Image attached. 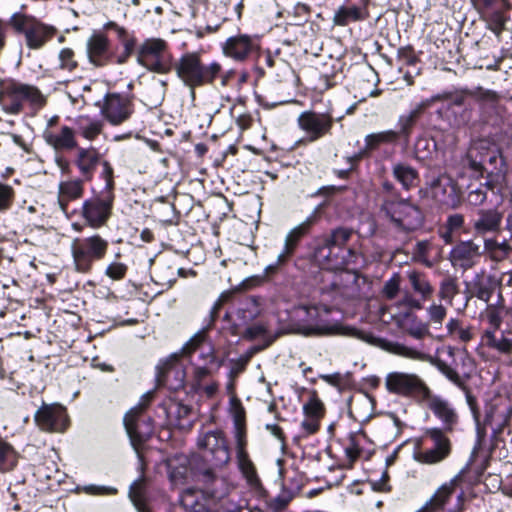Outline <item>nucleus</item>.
<instances>
[{"label":"nucleus","mask_w":512,"mask_h":512,"mask_svg":"<svg viewBox=\"0 0 512 512\" xmlns=\"http://www.w3.org/2000/svg\"><path fill=\"white\" fill-rule=\"evenodd\" d=\"M59 65L58 67L61 70H65L68 72L74 71L77 66L78 62L75 58V53L70 48H63L58 55Z\"/></svg>","instance_id":"obj_53"},{"label":"nucleus","mask_w":512,"mask_h":512,"mask_svg":"<svg viewBox=\"0 0 512 512\" xmlns=\"http://www.w3.org/2000/svg\"><path fill=\"white\" fill-rule=\"evenodd\" d=\"M433 197L444 204L454 201L455 184L452 179L446 175L437 177L431 185Z\"/></svg>","instance_id":"obj_36"},{"label":"nucleus","mask_w":512,"mask_h":512,"mask_svg":"<svg viewBox=\"0 0 512 512\" xmlns=\"http://www.w3.org/2000/svg\"><path fill=\"white\" fill-rule=\"evenodd\" d=\"M76 132L69 126H60L55 131L44 130L45 142L57 151H69L78 147Z\"/></svg>","instance_id":"obj_24"},{"label":"nucleus","mask_w":512,"mask_h":512,"mask_svg":"<svg viewBox=\"0 0 512 512\" xmlns=\"http://www.w3.org/2000/svg\"><path fill=\"white\" fill-rule=\"evenodd\" d=\"M487 150V142L483 140L475 141L468 150L467 158L470 167L475 171H481L483 161V151Z\"/></svg>","instance_id":"obj_47"},{"label":"nucleus","mask_w":512,"mask_h":512,"mask_svg":"<svg viewBox=\"0 0 512 512\" xmlns=\"http://www.w3.org/2000/svg\"><path fill=\"white\" fill-rule=\"evenodd\" d=\"M113 202V193L102 192L83 201L80 214L85 224L92 229L103 227L111 216Z\"/></svg>","instance_id":"obj_13"},{"label":"nucleus","mask_w":512,"mask_h":512,"mask_svg":"<svg viewBox=\"0 0 512 512\" xmlns=\"http://www.w3.org/2000/svg\"><path fill=\"white\" fill-rule=\"evenodd\" d=\"M398 138L399 133L394 130L372 133L365 137V149L368 151L376 150L382 145L396 142Z\"/></svg>","instance_id":"obj_41"},{"label":"nucleus","mask_w":512,"mask_h":512,"mask_svg":"<svg viewBox=\"0 0 512 512\" xmlns=\"http://www.w3.org/2000/svg\"><path fill=\"white\" fill-rule=\"evenodd\" d=\"M325 205L326 202L318 205L302 223L292 228L287 233L283 249L277 257V265L285 264L294 255L300 241L303 237L309 234L311 227L317 222L319 213Z\"/></svg>","instance_id":"obj_15"},{"label":"nucleus","mask_w":512,"mask_h":512,"mask_svg":"<svg viewBox=\"0 0 512 512\" xmlns=\"http://www.w3.org/2000/svg\"><path fill=\"white\" fill-rule=\"evenodd\" d=\"M436 366L439 369V371L443 375H445L451 382H453L454 384H456L458 386H461L463 384L461 377L459 376V374L456 372V370L454 368H452L451 366H449L448 364H446L445 362L440 361V360L437 361Z\"/></svg>","instance_id":"obj_62"},{"label":"nucleus","mask_w":512,"mask_h":512,"mask_svg":"<svg viewBox=\"0 0 512 512\" xmlns=\"http://www.w3.org/2000/svg\"><path fill=\"white\" fill-rule=\"evenodd\" d=\"M406 276L411 289L420 297V299H416L413 295L406 293L399 305H404L410 309L420 310L422 308V302L429 300L433 295L434 287L430 283L427 275L423 272L411 270L407 271Z\"/></svg>","instance_id":"obj_18"},{"label":"nucleus","mask_w":512,"mask_h":512,"mask_svg":"<svg viewBox=\"0 0 512 512\" xmlns=\"http://www.w3.org/2000/svg\"><path fill=\"white\" fill-rule=\"evenodd\" d=\"M430 247L431 243L429 241H419L415 245L413 252L414 257L427 267L432 266V262L428 258Z\"/></svg>","instance_id":"obj_58"},{"label":"nucleus","mask_w":512,"mask_h":512,"mask_svg":"<svg viewBox=\"0 0 512 512\" xmlns=\"http://www.w3.org/2000/svg\"><path fill=\"white\" fill-rule=\"evenodd\" d=\"M369 16L366 6H340L333 17V23L336 26H347L351 22H359L367 19Z\"/></svg>","instance_id":"obj_32"},{"label":"nucleus","mask_w":512,"mask_h":512,"mask_svg":"<svg viewBox=\"0 0 512 512\" xmlns=\"http://www.w3.org/2000/svg\"><path fill=\"white\" fill-rule=\"evenodd\" d=\"M503 213L496 208L479 209L472 220V228L476 235L498 233L501 230Z\"/></svg>","instance_id":"obj_22"},{"label":"nucleus","mask_w":512,"mask_h":512,"mask_svg":"<svg viewBox=\"0 0 512 512\" xmlns=\"http://www.w3.org/2000/svg\"><path fill=\"white\" fill-rule=\"evenodd\" d=\"M169 479L173 486H181L186 483L189 476L187 467V459L182 458L179 465H175L173 461L168 463Z\"/></svg>","instance_id":"obj_44"},{"label":"nucleus","mask_w":512,"mask_h":512,"mask_svg":"<svg viewBox=\"0 0 512 512\" xmlns=\"http://www.w3.org/2000/svg\"><path fill=\"white\" fill-rule=\"evenodd\" d=\"M483 343L501 354L509 355L512 352V331L502 330L497 335L490 331H484L482 336Z\"/></svg>","instance_id":"obj_34"},{"label":"nucleus","mask_w":512,"mask_h":512,"mask_svg":"<svg viewBox=\"0 0 512 512\" xmlns=\"http://www.w3.org/2000/svg\"><path fill=\"white\" fill-rule=\"evenodd\" d=\"M460 478H452L443 483L417 512H461L469 509L462 491L458 490Z\"/></svg>","instance_id":"obj_9"},{"label":"nucleus","mask_w":512,"mask_h":512,"mask_svg":"<svg viewBox=\"0 0 512 512\" xmlns=\"http://www.w3.org/2000/svg\"><path fill=\"white\" fill-rule=\"evenodd\" d=\"M386 389L393 394L403 397H414L422 400L428 396V386L414 373L391 372L385 378Z\"/></svg>","instance_id":"obj_12"},{"label":"nucleus","mask_w":512,"mask_h":512,"mask_svg":"<svg viewBox=\"0 0 512 512\" xmlns=\"http://www.w3.org/2000/svg\"><path fill=\"white\" fill-rule=\"evenodd\" d=\"M297 123L305 134V141L315 142L330 133L334 118L328 112L304 111L299 115Z\"/></svg>","instance_id":"obj_14"},{"label":"nucleus","mask_w":512,"mask_h":512,"mask_svg":"<svg viewBox=\"0 0 512 512\" xmlns=\"http://www.w3.org/2000/svg\"><path fill=\"white\" fill-rule=\"evenodd\" d=\"M35 475L40 479L60 482L61 473L53 461H46L36 467Z\"/></svg>","instance_id":"obj_50"},{"label":"nucleus","mask_w":512,"mask_h":512,"mask_svg":"<svg viewBox=\"0 0 512 512\" xmlns=\"http://www.w3.org/2000/svg\"><path fill=\"white\" fill-rule=\"evenodd\" d=\"M87 55L93 65H107L111 60L108 38L102 33H94L87 41Z\"/></svg>","instance_id":"obj_25"},{"label":"nucleus","mask_w":512,"mask_h":512,"mask_svg":"<svg viewBox=\"0 0 512 512\" xmlns=\"http://www.w3.org/2000/svg\"><path fill=\"white\" fill-rule=\"evenodd\" d=\"M238 460V466L243 474V476L246 479L247 484L249 487L255 491H260L261 481L257 475L256 469L249 459V457L237 459Z\"/></svg>","instance_id":"obj_42"},{"label":"nucleus","mask_w":512,"mask_h":512,"mask_svg":"<svg viewBox=\"0 0 512 512\" xmlns=\"http://www.w3.org/2000/svg\"><path fill=\"white\" fill-rule=\"evenodd\" d=\"M152 393L144 394L139 403L124 416V426L134 450L139 454L142 445L151 437L153 425L150 417L144 415Z\"/></svg>","instance_id":"obj_8"},{"label":"nucleus","mask_w":512,"mask_h":512,"mask_svg":"<svg viewBox=\"0 0 512 512\" xmlns=\"http://www.w3.org/2000/svg\"><path fill=\"white\" fill-rule=\"evenodd\" d=\"M445 99H447V96L445 94L434 95L428 99L422 100L407 115L401 116L398 121L400 131L397 132L399 133V135L408 134L416 119L425 109L431 107L435 102L442 101Z\"/></svg>","instance_id":"obj_31"},{"label":"nucleus","mask_w":512,"mask_h":512,"mask_svg":"<svg viewBox=\"0 0 512 512\" xmlns=\"http://www.w3.org/2000/svg\"><path fill=\"white\" fill-rule=\"evenodd\" d=\"M451 450V441L444 431L440 428H429L416 441L412 457L420 464L436 465L447 459Z\"/></svg>","instance_id":"obj_3"},{"label":"nucleus","mask_w":512,"mask_h":512,"mask_svg":"<svg viewBox=\"0 0 512 512\" xmlns=\"http://www.w3.org/2000/svg\"><path fill=\"white\" fill-rule=\"evenodd\" d=\"M172 375L179 376L178 383L175 386H171L173 389H177L179 387L183 386L184 383V375L180 367L169 365L161 374L158 376V380L162 382L163 384L168 383V379Z\"/></svg>","instance_id":"obj_56"},{"label":"nucleus","mask_w":512,"mask_h":512,"mask_svg":"<svg viewBox=\"0 0 512 512\" xmlns=\"http://www.w3.org/2000/svg\"><path fill=\"white\" fill-rule=\"evenodd\" d=\"M492 261L501 262L512 253V247L507 240L499 241L496 237L484 238L482 254Z\"/></svg>","instance_id":"obj_35"},{"label":"nucleus","mask_w":512,"mask_h":512,"mask_svg":"<svg viewBox=\"0 0 512 512\" xmlns=\"http://www.w3.org/2000/svg\"><path fill=\"white\" fill-rule=\"evenodd\" d=\"M127 270L128 267L126 264L114 261L107 266L105 275L112 280H121L125 277Z\"/></svg>","instance_id":"obj_61"},{"label":"nucleus","mask_w":512,"mask_h":512,"mask_svg":"<svg viewBox=\"0 0 512 512\" xmlns=\"http://www.w3.org/2000/svg\"><path fill=\"white\" fill-rule=\"evenodd\" d=\"M18 456L14 448L0 439V472L12 470L17 464Z\"/></svg>","instance_id":"obj_43"},{"label":"nucleus","mask_w":512,"mask_h":512,"mask_svg":"<svg viewBox=\"0 0 512 512\" xmlns=\"http://www.w3.org/2000/svg\"><path fill=\"white\" fill-rule=\"evenodd\" d=\"M296 323L294 331L306 336L328 334L332 328L321 319L320 311L317 307L300 306L294 312Z\"/></svg>","instance_id":"obj_16"},{"label":"nucleus","mask_w":512,"mask_h":512,"mask_svg":"<svg viewBox=\"0 0 512 512\" xmlns=\"http://www.w3.org/2000/svg\"><path fill=\"white\" fill-rule=\"evenodd\" d=\"M481 14L483 19L486 21L488 28L494 32L497 37H499L507 20L505 15V6L484 10Z\"/></svg>","instance_id":"obj_40"},{"label":"nucleus","mask_w":512,"mask_h":512,"mask_svg":"<svg viewBox=\"0 0 512 512\" xmlns=\"http://www.w3.org/2000/svg\"><path fill=\"white\" fill-rule=\"evenodd\" d=\"M381 211L396 228L403 231H414L423 224L424 217L421 210L407 199L385 198Z\"/></svg>","instance_id":"obj_7"},{"label":"nucleus","mask_w":512,"mask_h":512,"mask_svg":"<svg viewBox=\"0 0 512 512\" xmlns=\"http://www.w3.org/2000/svg\"><path fill=\"white\" fill-rule=\"evenodd\" d=\"M74 163L83 179L90 181L93 178L97 165L101 163V154L92 146L88 148L77 147Z\"/></svg>","instance_id":"obj_27"},{"label":"nucleus","mask_w":512,"mask_h":512,"mask_svg":"<svg viewBox=\"0 0 512 512\" xmlns=\"http://www.w3.org/2000/svg\"><path fill=\"white\" fill-rule=\"evenodd\" d=\"M173 67L178 78L192 91L196 87L213 83L222 72L219 63L204 64L196 52L183 54L177 62H173Z\"/></svg>","instance_id":"obj_2"},{"label":"nucleus","mask_w":512,"mask_h":512,"mask_svg":"<svg viewBox=\"0 0 512 512\" xmlns=\"http://www.w3.org/2000/svg\"><path fill=\"white\" fill-rule=\"evenodd\" d=\"M351 237V231L346 228L334 229L330 234L318 239L319 243L314 250V259L323 269L337 271L343 270L353 262L355 254L346 249L345 245Z\"/></svg>","instance_id":"obj_1"},{"label":"nucleus","mask_w":512,"mask_h":512,"mask_svg":"<svg viewBox=\"0 0 512 512\" xmlns=\"http://www.w3.org/2000/svg\"><path fill=\"white\" fill-rule=\"evenodd\" d=\"M457 293L458 285L456 279L448 277L440 283L438 296L441 300L446 301L448 304H452Z\"/></svg>","instance_id":"obj_51"},{"label":"nucleus","mask_w":512,"mask_h":512,"mask_svg":"<svg viewBox=\"0 0 512 512\" xmlns=\"http://www.w3.org/2000/svg\"><path fill=\"white\" fill-rule=\"evenodd\" d=\"M400 290V276L395 273L389 280L384 283L382 295L388 299H394Z\"/></svg>","instance_id":"obj_55"},{"label":"nucleus","mask_w":512,"mask_h":512,"mask_svg":"<svg viewBox=\"0 0 512 512\" xmlns=\"http://www.w3.org/2000/svg\"><path fill=\"white\" fill-rule=\"evenodd\" d=\"M197 447L199 449L198 457L205 463L203 468H199V472L207 478L212 476L213 468L222 467L230 460L226 439L219 430L199 435Z\"/></svg>","instance_id":"obj_6"},{"label":"nucleus","mask_w":512,"mask_h":512,"mask_svg":"<svg viewBox=\"0 0 512 512\" xmlns=\"http://www.w3.org/2000/svg\"><path fill=\"white\" fill-rule=\"evenodd\" d=\"M102 116L112 125L127 121L133 113L132 99L127 95L109 93L100 106Z\"/></svg>","instance_id":"obj_17"},{"label":"nucleus","mask_w":512,"mask_h":512,"mask_svg":"<svg viewBox=\"0 0 512 512\" xmlns=\"http://www.w3.org/2000/svg\"><path fill=\"white\" fill-rule=\"evenodd\" d=\"M230 411L234 419L235 427H242L245 423V410L241 404V402L232 398L230 401Z\"/></svg>","instance_id":"obj_60"},{"label":"nucleus","mask_w":512,"mask_h":512,"mask_svg":"<svg viewBox=\"0 0 512 512\" xmlns=\"http://www.w3.org/2000/svg\"><path fill=\"white\" fill-rule=\"evenodd\" d=\"M109 242L99 234L76 237L70 245L73 266L78 273L91 271L94 262L102 260L108 251Z\"/></svg>","instance_id":"obj_4"},{"label":"nucleus","mask_w":512,"mask_h":512,"mask_svg":"<svg viewBox=\"0 0 512 512\" xmlns=\"http://www.w3.org/2000/svg\"><path fill=\"white\" fill-rule=\"evenodd\" d=\"M395 323L405 334L416 340H423L431 335L429 323L424 322L415 314L405 313L395 317Z\"/></svg>","instance_id":"obj_28"},{"label":"nucleus","mask_w":512,"mask_h":512,"mask_svg":"<svg viewBox=\"0 0 512 512\" xmlns=\"http://www.w3.org/2000/svg\"><path fill=\"white\" fill-rule=\"evenodd\" d=\"M394 178L406 190L416 186L418 181V172L412 166L406 163H396L392 167Z\"/></svg>","instance_id":"obj_39"},{"label":"nucleus","mask_w":512,"mask_h":512,"mask_svg":"<svg viewBox=\"0 0 512 512\" xmlns=\"http://www.w3.org/2000/svg\"><path fill=\"white\" fill-rule=\"evenodd\" d=\"M200 498L199 492L191 489L185 490L180 496V506L185 512H203Z\"/></svg>","instance_id":"obj_45"},{"label":"nucleus","mask_w":512,"mask_h":512,"mask_svg":"<svg viewBox=\"0 0 512 512\" xmlns=\"http://www.w3.org/2000/svg\"><path fill=\"white\" fill-rule=\"evenodd\" d=\"M24 103L41 108L46 103V97L36 86L17 81L5 84L0 90V105L5 112L18 114Z\"/></svg>","instance_id":"obj_5"},{"label":"nucleus","mask_w":512,"mask_h":512,"mask_svg":"<svg viewBox=\"0 0 512 512\" xmlns=\"http://www.w3.org/2000/svg\"><path fill=\"white\" fill-rule=\"evenodd\" d=\"M75 132L88 141L95 140L103 131L104 124L101 120L88 115H80L74 120Z\"/></svg>","instance_id":"obj_33"},{"label":"nucleus","mask_w":512,"mask_h":512,"mask_svg":"<svg viewBox=\"0 0 512 512\" xmlns=\"http://www.w3.org/2000/svg\"><path fill=\"white\" fill-rule=\"evenodd\" d=\"M384 348L386 351L392 354L410 359L421 360L424 359L425 356L424 353L420 352L419 350L412 347H408L398 342H387Z\"/></svg>","instance_id":"obj_48"},{"label":"nucleus","mask_w":512,"mask_h":512,"mask_svg":"<svg viewBox=\"0 0 512 512\" xmlns=\"http://www.w3.org/2000/svg\"><path fill=\"white\" fill-rule=\"evenodd\" d=\"M304 416L314 417L319 420L324 415V405L316 392H312L309 400L303 405Z\"/></svg>","instance_id":"obj_49"},{"label":"nucleus","mask_w":512,"mask_h":512,"mask_svg":"<svg viewBox=\"0 0 512 512\" xmlns=\"http://www.w3.org/2000/svg\"><path fill=\"white\" fill-rule=\"evenodd\" d=\"M84 179H70L61 181L58 185V204L61 211L67 214L70 201L79 199L84 193Z\"/></svg>","instance_id":"obj_30"},{"label":"nucleus","mask_w":512,"mask_h":512,"mask_svg":"<svg viewBox=\"0 0 512 512\" xmlns=\"http://www.w3.org/2000/svg\"><path fill=\"white\" fill-rule=\"evenodd\" d=\"M9 24L16 32L24 34L26 45L30 49H40L56 34L53 26L20 12L10 17Z\"/></svg>","instance_id":"obj_11"},{"label":"nucleus","mask_w":512,"mask_h":512,"mask_svg":"<svg viewBox=\"0 0 512 512\" xmlns=\"http://www.w3.org/2000/svg\"><path fill=\"white\" fill-rule=\"evenodd\" d=\"M481 255L480 246L472 240H468L455 245L449 254V259L454 267L466 270L472 268Z\"/></svg>","instance_id":"obj_21"},{"label":"nucleus","mask_w":512,"mask_h":512,"mask_svg":"<svg viewBox=\"0 0 512 512\" xmlns=\"http://www.w3.org/2000/svg\"><path fill=\"white\" fill-rule=\"evenodd\" d=\"M15 191L11 185L0 182V212L8 210L14 201Z\"/></svg>","instance_id":"obj_54"},{"label":"nucleus","mask_w":512,"mask_h":512,"mask_svg":"<svg viewBox=\"0 0 512 512\" xmlns=\"http://www.w3.org/2000/svg\"><path fill=\"white\" fill-rule=\"evenodd\" d=\"M137 61L150 71L168 73L173 68V56L168 43L161 38H148L137 51Z\"/></svg>","instance_id":"obj_10"},{"label":"nucleus","mask_w":512,"mask_h":512,"mask_svg":"<svg viewBox=\"0 0 512 512\" xmlns=\"http://www.w3.org/2000/svg\"><path fill=\"white\" fill-rule=\"evenodd\" d=\"M267 332V328L264 324H254L245 329L242 333L243 338L248 340H254L260 337L265 336Z\"/></svg>","instance_id":"obj_64"},{"label":"nucleus","mask_w":512,"mask_h":512,"mask_svg":"<svg viewBox=\"0 0 512 512\" xmlns=\"http://www.w3.org/2000/svg\"><path fill=\"white\" fill-rule=\"evenodd\" d=\"M495 416L498 419V423L496 424V427L493 428V430L494 433L498 434L501 433L505 426L508 424L511 416V411L508 410L505 412H498L495 406H490L489 409L486 411L484 424L492 426Z\"/></svg>","instance_id":"obj_46"},{"label":"nucleus","mask_w":512,"mask_h":512,"mask_svg":"<svg viewBox=\"0 0 512 512\" xmlns=\"http://www.w3.org/2000/svg\"><path fill=\"white\" fill-rule=\"evenodd\" d=\"M465 94L474 98L480 104L481 109L498 113L500 96L496 91L476 87L465 91Z\"/></svg>","instance_id":"obj_37"},{"label":"nucleus","mask_w":512,"mask_h":512,"mask_svg":"<svg viewBox=\"0 0 512 512\" xmlns=\"http://www.w3.org/2000/svg\"><path fill=\"white\" fill-rule=\"evenodd\" d=\"M35 422L40 429L49 432H63L69 420L66 409L58 404L43 405L35 414Z\"/></svg>","instance_id":"obj_19"},{"label":"nucleus","mask_w":512,"mask_h":512,"mask_svg":"<svg viewBox=\"0 0 512 512\" xmlns=\"http://www.w3.org/2000/svg\"><path fill=\"white\" fill-rule=\"evenodd\" d=\"M261 307L256 298L250 297L240 301L235 309L226 314L231 319L235 329L247 326L261 314Z\"/></svg>","instance_id":"obj_23"},{"label":"nucleus","mask_w":512,"mask_h":512,"mask_svg":"<svg viewBox=\"0 0 512 512\" xmlns=\"http://www.w3.org/2000/svg\"><path fill=\"white\" fill-rule=\"evenodd\" d=\"M428 322L430 324H435L441 326L443 321L447 316V308L440 303L433 302L426 309Z\"/></svg>","instance_id":"obj_52"},{"label":"nucleus","mask_w":512,"mask_h":512,"mask_svg":"<svg viewBox=\"0 0 512 512\" xmlns=\"http://www.w3.org/2000/svg\"><path fill=\"white\" fill-rule=\"evenodd\" d=\"M449 337L461 343H468L474 338V331L471 325H465L457 318H450L446 324Z\"/></svg>","instance_id":"obj_38"},{"label":"nucleus","mask_w":512,"mask_h":512,"mask_svg":"<svg viewBox=\"0 0 512 512\" xmlns=\"http://www.w3.org/2000/svg\"><path fill=\"white\" fill-rule=\"evenodd\" d=\"M425 402L428 408L437 416L445 425L447 430H451L452 426L457 422V414L451 405L440 396L432 395L430 389L428 396L421 400Z\"/></svg>","instance_id":"obj_26"},{"label":"nucleus","mask_w":512,"mask_h":512,"mask_svg":"<svg viewBox=\"0 0 512 512\" xmlns=\"http://www.w3.org/2000/svg\"><path fill=\"white\" fill-rule=\"evenodd\" d=\"M361 438V435H351L349 437L348 443L345 446V454L351 461L356 460L361 454Z\"/></svg>","instance_id":"obj_59"},{"label":"nucleus","mask_w":512,"mask_h":512,"mask_svg":"<svg viewBox=\"0 0 512 512\" xmlns=\"http://www.w3.org/2000/svg\"><path fill=\"white\" fill-rule=\"evenodd\" d=\"M199 352L198 357L201 364L215 365L218 363L213 354V348L207 342L205 331L196 333L183 347V353L190 355Z\"/></svg>","instance_id":"obj_29"},{"label":"nucleus","mask_w":512,"mask_h":512,"mask_svg":"<svg viewBox=\"0 0 512 512\" xmlns=\"http://www.w3.org/2000/svg\"><path fill=\"white\" fill-rule=\"evenodd\" d=\"M259 48L258 40L246 34L228 38L223 44V53L236 61H244Z\"/></svg>","instance_id":"obj_20"},{"label":"nucleus","mask_w":512,"mask_h":512,"mask_svg":"<svg viewBox=\"0 0 512 512\" xmlns=\"http://www.w3.org/2000/svg\"><path fill=\"white\" fill-rule=\"evenodd\" d=\"M102 171H101V177L105 181V188L102 191V193H113L114 188V170L111 166V164L103 160L101 161Z\"/></svg>","instance_id":"obj_57"},{"label":"nucleus","mask_w":512,"mask_h":512,"mask_svg":"<svg viewBox=\"0 0 512 512\" xmlns=\"http://www.w3.org/2000/svg\"><path fill=\"white\" fill-rule=\"evenodd\" d=\"M235 438H236V448H237V459L248 457V454L245 450L246 435H245L244 426L235 427Z\"/></svg>","instance_id":"obj_63"}]
</instances>
